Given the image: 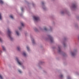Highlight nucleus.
Listing matches in <instances>:
<instances>
[{
    "mask_svg": "<svg viewBox=\"0 0 79 79\" xmlns=\"http://www.w3.org/2000/svg\"><path fill=\"white\" fill-rule=\"evenodd\" d=\"M2 48L4 51H5V47H4V46H2Z\"/></svg>",
    "mask_w": 79,
    "mask_h": 79,
    "instance_id": "f8f14e48",
    "label": "nucleus"
},
{
    "mask_svg": "<svg viewBox=\"0 0 79 79\" xmlns=\"http://www.w3.org/2000/svg\"><path fill=\"white\" fill-rule=\"evenodd\" d=\"M18 71H19V73H22L21 71V70H18Z\"/></svg>",
    "mask_w": 79,
    "mask_h": 79,
    "instance_id": "a211bd4d",
    "label": "nucleus"
},
{
    "mask_svg": "<svg viewBox=\"0 0 79 79\" xmlns=\"http://www.w3.org/2000/svg\"><path fill=\"white\" fill-rule=\"evenodd\" d=\"M16 60H17V63H18L19 64V65H21L22 64L21 63L19 62V60H18V59L17 57L16 58Z\"/></svg>",
    "mask_w": 79,
    "mask_h": 79,
    "instance_id": "7ed1b4c3",
    "label": "nucleus"
},
{
    "mask_svg": "<svg viewBox=\"0 0 79 79\" xmlns=\"http://www.w3.org/2000/svg\"><path fill=\"white\" fill-rule=\"evenodd\" d=\"M32 41L33 44H34V43L35 42L34 41V39H32Z\"/></svg>",
    "mask_w": 79,
    "mask_h": 79,
    "instance_id": "6e6552de",
    "label": "nucleus"
},
{
    "mask_svg": "<svg viewBox=\"0 0 79 79\" xmlns=\"http://www.w3.org/2000/svg\"><path fill=\"white\" fill-rule=\"evenodd\" d=\"M10 18H11L12 19H13V15H10Z\"/></svg>",
    "mask_w": 79,
    "mask_h": 79,
    "instance_id": "423d86ee",
    "label": "nucleus"
},
{
    "mask_svg": "<svg viewBox=\"0 0 79 79\" xmlns=\"http://www.w3.org/2000/svg\"><path fill=\"white\" fill-rule=\"evenodd\" d=\"M21 25L22 26H24V23H23L21 22Z\"/></svg>",
    "mask_w": 79,
    "mask_h": 79,
    "instance_id": "9d476101",
    "label": "nucleus"
},
{
    "mask_svg": "<svg viewBox=\"0 0 79 79\" xmlns=\"http://www.w3.org/2000/svg\"><path fill=\"white\" fill-rule=\"evenodd\" d=\"M0 3L1 4H3V2L2 0H0Z\"/></svg>",
    "mask_w": 79,
    "mask_h": 79,
    "instance_id": "1a4fd4ad",
    "label": "nucleus"
},
{
    "mask_svg": "<svg viewBox=\"0 0 79 79\" xmlns=\"http://www.w3.org/2000/svg\"><path fill=\"white\" fill-rule=\"evenodd\" d=\"M50 39L51 42H53V38H52V37L50 36Z\"/></svg>",
    "mask_w": 79,
    "mask_h": 79,
    "instance_id": "20e7f679",
    "label": "nucleus"
},
{
    "mask_svg": "<svg viewBox=\"0 0 79 79\" xmlns=\"http://www.w3.org/2000/svg\"><path fill=\"white\" fill-rule=\"evenodd\" d=\"M21 10L22 11H23V8H22L21 9Z\"/></svg>",
    "mask_w": 79,
    "mask_h": 79,
    "instance_id": "4be33fe9",
    "label": "nucleus"
},
{
    "mask_svg": "<svg viewBox=\"0 0 79 79\" xmlns=\"http://www.w3.org/2000/svg\"><path fill=\"white\" fill-rule=\"evenodd\" d=\"M60 77H63V75H61L60 76Z\"/></svg>",
    "mask_w": 79,
    "mask_h": 79,
    "instance_id": "5701e85b",
    "label": "nucleus"
},
{
    "mask_svg": "<svg viewBox=\"0 0 79 79\" xmlns=\"http://www.w3.org/2000/svg\"><path fill=\"white\" fill-rule=\"evenodd\" d=\"M27 50H28V51L29 50V48L28 46L27 47Z\"/></svg>",
    "mask_w": 79,
    "mask_h": 79,
    "instance_id": "2eb2a0df",
    "label": "nucleus"
},
{
    "mask_svg": "<svg viewBox=\"0 0 79 79\" xmlns=\"http://www.w3.org/2000/svg\"><path fill=\"white\" fill-rule=\"evenodd\" d=\"M59 52H60V51H61V50L60 49V48H59Z\"/></svg>",
    "mask_w": 79,
    "mask_h": 79,
    "instance_id": "6ab92c4d",
    "label": "nucleus"
},
{
    "mask_svg": "<svg viewBox=\"0 0 79 79\" xmlns=\"http://www.w3.org/2000/svg\"><path fill=\"white\" fill-rule=\"evenodd\" d=\"M76 6L75 4L73 5V8H76Z\"/></svg>",
    "mask_w": 79,
    "mask_h": 79,
    "instance_id": "0eeeda50",
    "label": "nucleus"
},
{
    "mask_svg": "<svg viewBox=\"0 0 79 79\" xmlns=\"http://www.w3.org/2000/svg\"><path fill=\"white\" fill-rule=\"evenodd\" d=\"M33 18L35 21H39V18L38 17L34 16L33 17Z\"/></svg>",
    "mask_w": 79,
    "mask_h": 79,
    "instance_id": "f03ea898",
    "label": "nucleus"
},
{
    "mask_svg": "<svg viewBox=\"0 0 79 79\" xmlns=\"http://www.w3.org/2000/svg\"><path fill=\"white\" fill-rule=\"evenodd\" d=\"M71 55L72 56H74L76 55L75 51L74 52H72Z\"/></svg>",
    "mask_w": 79,
    "mask_h": 79,
    "instance_id": "39448f33",
    "label": "nucleus"
},
{
    "mask_svg": "<svg viewBox=\"0 0 79 79\" xmlns=\"http://www.w3.org/2000/svg\"><path fill=\"white\" fill-rule=\"evenodd\" d=\"M7 32L9 38H10L11 40H13V38H12V37H11V32L10 31V30L9 29H8Z\"/></svg>",
    "mask_w": 79,
    "mask_h": 79,
    "instance_id": "f257e3e1",
    "label": "nucleus"
},
{
    "mask_svg": "<svg viewBox=\"0 0 79 79\" xmlns=\"http://www.w3.org/2000/svg\"><path fill=\"white\" fill-rule=\"evenodd\" d=\"M17 49L18 50H20V48L19 47H17Z\"/></svg>",
    "mask_w": 79,
    "mask_h": 79,
    "instance_id": "ddd939ff",
    "label": "nucleus"
},
{
    "mask_svg": "<svg viewBox=\"0 0 79 79\" xmlns=\"http://www.w3.org/2000/svg\"><path fill=\"white\" fill-rule=\"evenodd\" d=\"M0 19H2V15L0 13Z\"/></svg>",
    "mask_w": 79,
    "mask_h": 79,
    "instance_id": "f3484780",
    "label": "nucleus"
},
{
    "mask_svg": "<svg viewBox=\"0 0 79 79\" xmlns=\"http://www.w3.org/2000/svg\"><path fill=\"white\" fill-rule=\"evenodd\" d=\"M0 78L1 79H3V77H2V75L0 74Z\"/></svg>",
    "mask_w": 79,
    "mask_h": 79,
    "instance_id": "dca6fc26",
    "label": "nucleus"
},
{
    "mask_svg": "<svg viewBox=\"0 0 79 79\" xmlns=\"http://www.w3.org/2000/svg\"><path fill=\"white\" fill-rule=\"evenodd\" d=\"M0 42H2V39L1 38H0Z\"/></svg>",
    "mask_w": 79,
    "mask_h": 79,
    "instance_id": "aec40b11",
    "label": "nucleus"
},
{
    "mask_svg": "<svg viewBox=\"0 0 79 79\" xmlns=\"http://www.w3.org/2000/svg\"><path fill=\"white\" fill-rule=\"evenodd\" d=\"M16 33L17 34V35H19V33H18V31H16Z\"/></svg>",
    "mask_w": 79,
    "mask_h": 79,
    "instance_id": "4468645a",
    "label": "nucleus"
},
{
    "mask_svg": "<svg viewBox=\"0 0 79 79\" xmlns=\"http://www.w3.org/2000/svg\"><path fill=\"white\" fill-rule=\"evenodd\" d=\"M19 30H21V28H19Z\"/></svg>",
    "mask_w": 79,
    "mask_h": 79,
    "instance_id": "393cba45",
    "label": "nucleus"
},
{
    "mask_svg": "<svg viewBox=\"0 0 79 79\" xmlns=\"http://www.w3.org/2000/svg\"><path fill=\"white\" fill-rule=\"evenodd\" d=\"M44 2H42V5H44Z\"/></svg>",
    "mask_w": 79,
    "mask_h": 79,
    "instance_id": "b1692460",
    "label": "nucleus"
},
{
    "mask_svg": "<svg viewBox=\"0 0 79 79\" xmlns=\"http://www.w3.org/2000/svg\"><path fill=\"white\" fill-rule=\"evenodd\" d=\"M44 30H45V31H47V28H44Z\"/></svg>",
    "mask_w": 79,
    "mask_h": 79,
    "instance_id": "412c9836",
    "label": "nucleus"
},
{
    "mask_svg": "<svg viewBox=\"0 0 79 79\" xmlns=\"http://www.w3.org/2000/svg\"><path fill=\"white\" fill-rule=\"evenodd\" d=\"M23 55H24V56H26V54L25 52H23Z\"/></svg>",
    "mask_w": 79,
    "mask_h": 79,
    "instance_id": "9b49d317",
    "label": "nucleus"
}]
</instances>
